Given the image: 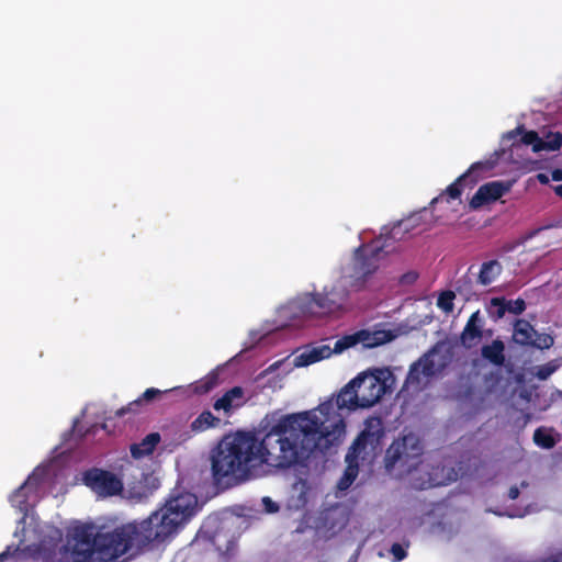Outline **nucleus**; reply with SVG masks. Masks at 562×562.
I'll return each mask as SVG.
<instances>
[{
    "mask_svg": "<svg viewBox=\"0 0 562 562\" xmlns=\"http://www.w3.org/2000/svg\"><path fill=\"white\" fill-rule=\"evenodd\" d=\"M548 228H562V218L557 221L554 224H551V225H547L544 227H540V228H537L535 231H532L530 234H529V237H533L535 235H537L539 232H541L542 229H548Z\"/></svg>",
    "mask_w": 562,
    "mask_h": 562,
    "instance_id": "f704fd0d",
    "label": "nucleus"
},
{
    "mask_svg": "<svg viewBox=\"0 0 562 562\" xmlns=\"http://www.w3.org/2000/svg\"><path fill=\"white\" fill-rule=\"evenodd\" d=\"M533 442L541 448L544 449H551L555 446L557 441L551 435L550 431H548L544 428H537L533 432Z\"/></svg>",
    "mask_w": 562,
    "mask_h": 562,
    "instance_id": "a878e982",
    "label": "nucleus"
},
{
    "mask_svg": "<svg viewBox=\"0 0 562 562\" xmlns=\"http://www.w3.org/2000/svg\"><path fill=\"white\" fill-rule=\"evenodd\" d=\"M483 319L480 311L472 313L460 335L461 345L471 349L475 347L483 337Z\"/></svg>",
    "mask_w": 562,
    "mask_h": 562,
    "instance_id": "f8f14e48",
    "label": "nucleus"
},
{
    "mask_svg": "<svg viewBox=\"0 0 562 562\" xmlns=\"http://www.w3.org/2000/svg\"><path fill=\"white\" fill-rule=\"evenodd\" d=\"M356 381L350 380L338 393L336 405L339 409L356 411L363 408L360 402L358 389L355 386Z\"/></svg>",
    "mask_w": 562,
    "mask_h": 562,
    "instance_id": "ddd939ff",
    "label": "nucleus"
},
{
    "mask_svg": "<svg viewBox=\"0 0 562 562\" xmlns=\"http://www.w3.org/2000/svg\"><path fill=\"white\" fill-rule=\"evenodd\" d=\"M423 454V445L417 436L408 434L396 439L386 449L384 463L387 470L393 469L396 463L402 462L408 465L412 460Z\"/></svg>",
    "mask_w": 562,
    "mask_h": 562,
    "instance_id": "6e6552de",
    "label": "nucleus"
},
{
    "mask_svg": "<svg viewBox=\"0 0 562 562\" xmlns=\"http://www.w3.org/2000/svg\"><path fill=\"white\" fill-rule=\"evenodd\" d=\"M558 367L559 366L554 361L539 366L537 368L535 375L539 380H547L551 374H553L557 371Z\"/></svg>",
    "mask_w": 562,
    "mask_h": 562,
    "instance_id": "7c9ffc66",
    "label": "nucleus"
},
{
    "mask_svg": "<svg viewBox=\"0 0 562 562\" xmlns=\"http://www.w3.org/2000/svg\"><path fill=\"white\" fill-rule=\"evenodd\" d=\"M382 251V247L366 245L360 246L355 251L353 271L360 278L371 276L378 269V256Z\"/></svg>",
    "mask_w": 562,
    "mask_h": 562,
    "instance_id": "9b49d317",
    "label": "nucleus"
},
{
    "mask_svg": "<svg viewBox=\"0 0 562 562\" xmlns=\"http://www.w3.org/2000/svg\"><path fill=\"white\" fill-rule=\"evenodd\" d=\"M495 165L496 159H486L472 164L469 169L449 184L445 191L434 198L430 204L434 205L443 199H446L447 202H450V200H459L465 188H473L494 169Z\"/></svg>",
    "mask_w": 562,
    "mask_h": 562,
    "instance_id": "423d86ee",
    "label": "nucleus"
},
{
    "mask_svg": "<svg viewBox=\"0 0 562 562\" xmlns=\"http://www.w3.org/2000/svg\"><path fill=\"white\" fill-rule=\"evenodd\" d=\"M537 178L543 184L549 182V178L544 173H538Z\"/></svg>",
    "mask_w": 562,
    "mask_h": 562,
    "instance_id": "58836bf2",
    "label": "nucleus"
},
{
    "mask_svg": "<svg viewBox=\"0 0 562 562\" xmlns=\"http://www.w3.org/2000/svg\"><path fill=\"white\" fill-rule=\"evenodd\" d=\"M519 494V488L517 486H512L508 491V498L512 501L517 499Z\"/></svg>",
    "mask_w": 562,
    "mask_h": 562,
    "instance_id": "c9c22d12",
    "label": "nucleus"
},
{
    "mask_svg": "<svg viewBox=\"0 0 562 562\" xmlns=\"http://www.w3.org/2000/svg\"><path fill=\"white\" fill-rule=\"evenodd\" d=\"M196 510V496L181 493L139 522H128L106 532L92 524L76 527L74 551L63 554L56 562H86L94 555L101 561H113L134 548H158L171 541Z\"/></svg>",
    "mask_w": 562,
    "mask_h": 562,
    "instance_id": "f03ea898",
    "label": "nucleus"
},
{
    "mask_svg": "<svg viewBox=\"0 0 562 562\" xmlns=\"http://www.w3.org/2000/svg\"><path fill=\"white\" fill-rule=\"evenodd\" d=\"M516 134H522V144L531 146L535 153L542 151V138L536 131H525L524 126H518L514 131L509 132L508 136L512 138L515 137Z\"/></svg>",
    "mask_w": 562,
    "mask_h": 562,
    "instance_id": "4be33fe9",
    "label": "nucleus"
},
{
    "mask_svg": "<svg viewBox=\"0 0 562 562\" xmlns=\"http://www.w3.org/2000/svg\"><path fill=\"white\" fill-rule=\"evenodd\" d=\"M385 436L383 420L380 416H370L364 427L350 446L345 461L346 469L338 481L337 487L345 491L351 486L359 474V461L371 463L382 451V439Z\"/></svg>",
    "mask_w": 562,
    "mask_h": 562,
    "instance_id": "7ed1b4c3",
    "label": "nucleus"
},
{
    "mask_svg": "<svg viewBox=\"0 0 562 562\" xmlns=\"http://www.w3.org/2000/svg\"><path fill=\"white\" fill-rule=\"evenodd\" d=\"M533 334H536V329L528 321L517 319L515 322L513 338L516 344L520 346H530Z\"/></svg>",
    "mask_w": 562,
    "mask_h": 562,
    "instance_id": "6ab92c4d",
    "label": "nucleus"
},
{
    "mask_svg": "<svg viewBox=\"0 0 562 562\" xmlns=\"http://www.w3.org/2000/svg\"><path fill=\"white\" fill-rule=\"evenodd\" d=\"M344 434L342 419L329 429L317 409H311L281 416L262 438L250 430L226 435L211 451L213 482L228 488L252 479L263 464L280 470L303 465L316 450L337 445Z\"/></svg>",
    "mask_w": 562,
    "mask_h": 562,
    "instance_id": "f257e3e1",
    "label": "nucleus"
},
{
    "mask_svg": "<svg viewBox=\"0 0 562 562\" xmlns=\"http://www.w3.org/2000/svg\"><path fill=\"white\" fill-rule=\"evenodd\" d=\"M333 353H335L334 348H330L328 345L313 347L312 349L296 356L294 358V364L295 367H306L323 359H327Z\"/></svg>",
    "mask_w": 562,
    "mask_h": 562,
    "instance_id": "2eb2a0df",
    "label": "nucleus"
},
{
    "mask_svg": "<svg viewBox=\"0 0 562 562\" xmlns=\"http://www.w3.org/2000/svg\"><path fill=\"white\" fill-rule=\"evenodd\" d=\"M394 562L404 560L407 555L406 549L401 543H393L390 549Z\"/></svg>",
    "mask_w": 562,
    "mask_h": 562,
    "instance_id": "473e14b6",
    "label": "nucleus"
},
{
    "mask_svg": "<svg viewBox=\"0 0 562 562\" xmlns=\"http://www.w3.org/2000/svg\"><path fill=\"white\" fill-rule=\"evenodd\" d=\"M552 180H554V181L562 180V170L561 169H555L552 171Z\"/></svg>",
    "mask_w": 562,
    "mask_h": 562,
    "instance_id": "e433bc0d",
    "label": "nucleus"
},
{
    "mask_svg": "<svg viewBox=\"0 0 562 562\" xmlns=\"http://www.w3.org/2000/svg\"><path fill=\"white\" fill-rule=\"evenodd\" d=\"M357 342L362 344L366 348H374L384 342V338L381 337L383 331H370L368 329H360L355 331Z\"/></svg>",
    "mask_w": 562,
    "mask_h": 562,
    "instance_id": "393cba45",
    "label": "nucleus"
},
{
    "mask_svg": "<svg viewBox=\"0 0 562 562\" xmlns=\"http://www.w3.org/2000/svg\"><path fill=\"white\" fill-rule=\"evenodd\" d=\"M505 350L504 341L496 338L491 344L481 347V357L494 367H503L506 361Z\"/></svg>",
    "mask_w": 562,
    "mask_h": 562,
    "instance_id": "4468645a",
    "label": "nucleus"
},
{
    "mask_svg": "<svg viewBox=\"0 0 562 562\" xmlns=\"http://www.w3.org/2000/svg\"><path fill=\"white\" fill-rule=\"evenodd\" d=\"M512 188L510 182L491 181L482 184L470 200V207L477 210L488 203L495 202L506 194Z\"/></svg>",
    "mask_w": 562,
    "mask_h": 562,
    "instance_id": "9d476101",
    "label": "nucleus"
},
{
    "mask_svg": "<svg viewBox=\"0 0 562 562\" xmlns=\"http://www.w3.org/2000/svg\"><path fill=\"white\" fill-rule=\"evenodd\" d=\"M8 555H9V550L0 553V562L4 561L8 558Z\"/></svg>",
    "mask_w": 562,
    "mask_h": 562,
    "instance_id": "a19ab883",
    "label": "nucleus"
},
{
    "mask_svg": "<svg viewBox=\"0 0 562 562\" xmlns=\"http://www.w3.org/2000/svg\"><path fill=\"white\" fill-rule=\"evenodd\" d=\"M329 408H330V404H322V405H319L318 411L322 414H328Z\"/></svg>",
    "mask_w": 562,
    "mask_h": 562,
    "instance_id": "4c0bfd02",
    "label": "nucleus"
},
{
    "mask_svg": "<svg viewBox=\"0 0 562 562\" xmlns=\"http://www.w3.org/2000/svg\"><path fill=\"white\" fill-rule=\"evenodd\" d=\"M30 480H31V477H29V480L16 490L15 494H20V492L27 485Z\"/></svg>",
    "mask_w": 562,
    "mask_h": 562,
    "instance_id": "79ce46f5",
    "label": "nucleus"
},
{
    "mask_svg": "<svg viewBox=\"0 0 562 562\" xmlns=\"http://www.w3.org/2000/svg\"><path fill=\"white\" fill-rule=\"evenodd\" d=\"M161 391L155 387L147 389L138 398L121 407L115 412L116 417H122L127 413H136L144 403H149L160 396Z\"/></svg>",
    "mask_w": 562,
    "mask_h": 562,
    "instance_id": "a211bd4d",
    "label": "nucleus"
},
{
    "mask_svg": "<svg viewBox=\"0 0 562 562\" xmlns=\"http://www.w3.org/2000/svg\"><path fill=\"white\" fill-rule=\"evenodd\" d=\"M562 146V133H548L544 138H542V150L547 151H555L559 150Z\"/></svg>",
    "mask_w": 562,
    "mask_h": 562,
    "instance_id": "bb28decb",
    "label": "nucleus"
},
{
    "mask_svg": "<svg viewBox=\"0 0 562 562\" xmlns=\"http://www.w3.org/2000/svg\"><path fill=\"white\" fill-rule=\"evenodd\" d=\"M221 424V419L214 416L210 411L202 412L192 423L193 432H202L210 428H215Z\"/></svg>",
    "mask_w": 562,
    "mask_h": 562,
    "instance_id": "412c9836",
    "label": "nucleus"
},
{
    "mask_svg": "<svg viewBox=\"0 0 562 562\" xmlns=\"http://www.w3.org/2000/svg\"><path fill=\"white\" fill-rule=\"evenodd\" d=\"M358 389L362 407L370 408L379 403L385 394H391L395 386V376L390 368H372L352 379Z\"/></svg>",
    "mask_w": 562,
    "mask_h": 562,
    "instance_id": "20e7f679",
    "label": "nucleus"
},
{
    "mask_svg": "<svg viewBox=\"0 0 562 562\" xmlns=\"http://www.w3.org/2000/svg\"><path fill=\"white\" fill-rule=\"evenodd\" d=\"M86 485L103 495H116L122 491V482L111 472L92 469L85 473Z\"/></svg>",
    "mask_w": 562,
    "mask_h": 562,
    "instance_id": "1a4fd4ad",
    "label": "nucleus"
},
{
    "mask_svg": "<svg viewBox=\"0 0 562 562\" xmlns=\"http://www.w3.org/2000/svg\"><path fill=\"white\" fill-rule=\"evenodd\" d=\"M217 384V376H206L204 380L200 381L196 385V392L199 393H207L213 390Z\"/></svg>",
    "mask_w": 562,
    "mask_h": 562,
    "instance_id": "2f4dec72",
    "label": "nucleus"
},
{
    "mask_svg": "<svg viewBox=\"0 0 562 562\" xmlns=\"http://www.w3.org/2000/svg\"><path fill=\"white\" fill-rule=\"evenodd\" d=\"M491 305L497 307L496 318H502L506 312L514 315H520L526 310L525 300L518 297L516 300H506L505 297H493Z\"/></svg>",
    "mask_w": 562,
    "mask_h": 562,
    "instance_id": "dca6fc26",
    "label": "nucleus"
},
{
    "mask_svg": "<svg viewBox=\"0 0 562 562\" xmlns=\"http://www.w3.org/2000/svg\"><path fill=\"white\" fill-rule=\"evenodd\" d=\"M357 342L362 344L366 348H374L384 342V338L381 337L383 331H370L368 329H360L355 331Z\"/></svg>",
    "mask_w": 562,
    "mask_h": 562,
    "instance_id": "b1692460",
    "label": "nucleus"
},
{
    "mask_svg": "<svg viewBox=\"0 0 562 562\" xmlns=\"http://www.w3.org/2000/svg\"><path fill=\"white\" fill-rule=\"evenodd\" d=\"M554 338L550 334H539L536 331L531 341V347L538 349H549L553 346Z\"/></svg>",
    "mask_w": 562,
    "mask_h": 562,
    "instance_id": "c756f323",
    "label": "nucleus"
},
{
    "mask_svg": "<svg viewBox=\"0 0 562 562\" xmlns=\"http://www.w3.org/2000/svg\"><path fill=\"white\" fill-rule=\"evenodd\" d=\"M554 192L557 195L562 198V184H558L554 187Z\"/></svg>",
    "mask_w": 562,
    "mask_h": 562,
    "instance_id": "ea45409f",
    "label": "nucleus"
},
{
    "mask_svg": "<svg viewBox=\"0 0 562 562\" xmlns=\"http://www.w3.org/2000/svg\"><path fill=\"white\" fill-rule=\"evenodd\" d=\"M356 345H358L356 333L345 335L341 338H339L338 340H336V342L334 345V352L341 353L345 350H347L351 347H355Z\"/></svg>",
    "mask_w": 562,
    "mask_h": 562,
    "instance_id": "c85d7f7f",
    "label": "nucleus"
},
{
    "mask_svg": "<svg viewBox=\"0 0 562 562\" xmlns=\"http://www.w3.org/2000/svg\"><path fill=\"white\" fill-rule=\"evenodd\" d=\"M456 299V294L451 290H447L440 293L437 300V306L449 314L453 311V300Z\"/></svg>",
    "mask_w": 562,
    "mask_h": 562,
    "instance_id": "cd10ccee",
    "label": "nucleus"
},
{
    "mask_svg": "<svg viewBox=\"0 0 562 562\" xmlns=\"http://www.w3.org/2000/svg\"><path fill=\"white\" fill-rule=\"evenodd\" d=\"M344 297L334 289L323 293L306 294L297 302V308L307 317H323L341 308Z\"/></svg>",
    "mask_w": 562,
    "mask_h": 562,
    "instance_id": "0eeeda50",
    "label": "nucleus"
},
{
    "mask_svg": "<svg viewBox=\"0 0 562 562\" xmlns=\"http://www.w3.org/2000/svg\"><path fill=\"white\" fill-rule=\"evenodd\" d=\"M160 442V435L158 432H150L138 443H133L130 448L131 456L134 459H140L154 452L157 445Z\"/></svg>",
    "mask_w": 562,
    "mask_h": 562,
    "instance_id": "f3484780",
    "label": "nucleus"
},
{
    "mask_svg": "<svg viewBox=\"0 0 562 562\" xmlns=\"http://www.w3.org/2000/svg\"><path fill=\"white\" fill-rule=\"evenodd\" d=\"M407 231H408V223L406 221H401L396 225H394L393 228L391 229V237L394 239L400 238L398 235L402 232H407Z\"/></svg>",
    "mask_w": 562,
    "mask_h": 562,
    "instance_id": "72a5a7b5",
    "label": "nucleus"
},
{
    "mask_svg": "<svg viewBox=\"0 0 562 562\" xmlns=\"http://www.w3.org/2000/svg\"><path fill=\"white\" fill-rule=\"evenodd\" d=\"M244 395V390L240 386H234L231 390L226 391L224 395L215 401L213 407L215 411L223 409L224 412H229L234 406L233 402L235 398H241Z\"/></svg>",
    "mask_w": 562,
    "mask_h": 562,
    "instance_id": "5701e85b",
    "label": "nucleus"
},
{
    "mask_svg": "<svg viewBox=\"0 0 562 562\" xmlns=\"http://www.w3.org/2000/svg\"><path fill=\"white\" fill-rule=\"evenodd\" d=\"M502 265L497 260L483 262L479 272L477 282L488 285L501 274Z\"/></svg>",
    "mask_w": 562,
    "mask_h": 562,
    "instance_id": "aec40b11",
    "label": "nucleus"
},
{
    "mask_svg": "<svg viewBox=\"0 0 562 562\" xmlns=\"http://www.w3.org/2000/svg\"><path fill=\"white\" fill-rule=\"evenodd\" d=\"M451 353L442 342L432 346L417 362L411 366L405 380L406 385H418L420 374L431 378L440 373L450 362Z\"/></svg>",
    "mask_w": 562,
    "mask_h": 562,
    "instance_id": "39448f33",
    "label": "nucleus"
}]
</instances>
